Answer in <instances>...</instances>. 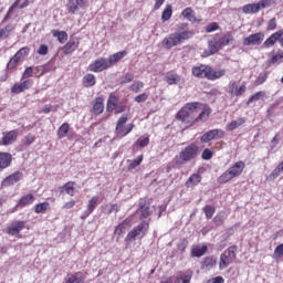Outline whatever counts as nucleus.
Returning a JSON list of instances; mask_svg holds the SVG:
<instances>
[{"instance_id": "obj_1", "label": "nucleus", "mask_w": 283, "mask_h": 283, "mask_svg": "<svg viewBox=\"0 0 283 283\" xmlns=\"http://www.w3.org/2000/svg\"><path fill=\"white\" fill-rule=\"evenodd\" d=\"M193 34L196 33L193 30H189L188 23H179L176 31L163 40V48L171 50V48H176V45H180V43H185V41L192 39Z\"/></svg>"}, {"instance_id": "obj_2", "label": "nucleus", "mask_w": 283, "mask_h": 283, "mask_svg": "<svg viewBox=\"0 0 283 283\" xmlns=\"http://www.w3.org/2000/svg\"><path fill=\"white\" fill-rule=\"evenodd\" d=\"M200 102L187 103L176 115L177 120L184 123L188 127H191L196 123V109L200 107Z\"/></svg>"}, {"instance_id": "obj_3", "label": "nucleus", "mask_w": 283, "mask_h": 283, "mask_svg": "<svg viewBox=\"0 0 283 283\" xmlns=\"http://www.w3.org/2000/svg\"><path fill=\"white\" fill-rule=\"evenodd\" d=\"M149 231V222L142 221L139 224L134 227L125 237L126 247H132L136 240H143Z\"/></svg>"}, {"instance_id": "obj_4", "label": "nucleus", "mask_w": 283, "mask_h": 283, "mask_svg": "<svg viewBox=\"0 0 283 283\" xmlns=\"http://www.w3.org/2000/svg\"><path fill=\"white\" fill-rule=\"evenodd\" d=\"M244 167H247L244 161H237L218 178L219 185H227V182H230V180H233V178H239V176H242Z\"/></svg>"}, {"instance_id": "obj_5", "label": "nucleus", "mask_w": 283, "mask_h": 283, "mask_svg": "<svg viewBox=\"0 0 283 283\" xmlns=\"http://www.w3.org/2000/svg\"><path fill=\"white\" fill-rule=\"evenodd\" d=\"M198 157V146L190 144L179 153V157L176 159V165H185V163H191Z\"/></svg>"}, {"instance_id": "obj_6", "label": "nucleus", "mask_w": 283, "mask_h": 283, "mask_svg": "<svg viewBox=\"0 0 283 283\" xmlns=\"http://www.w3.org/2000/svg\"><path fill=\"white\" fill-rule=\"evenodd\" d=\"M127 120H129V115L123 114L116 123L115 134L119 138H125L128 134H132L134 127H136L134 124H128Z\"/></svg>"}, {"instance_id": "obj_7", "label": "nucleus", "mask_w": 283, "mask_h": 283, "mask_svg": "<svg viewBox=\"0 0 283 283\" xmlns=\"http://www.w3.org/2000/svg\"><path fill=\"white\" fill-rule=\"evenodd\" d=\"M237 250L238 248L235 245H232L220 255V261H219L220 271H224L227 266H229L230 264H233V260H235Z\"/></svg>"}, {"instance_id": "obj_8", "label": "nucleus", "mask_w": 283, "mask_h": 283, "mask_svg": "<svg viewBox=\"0 0 283 283\" xmlns=\"http://www.w3.org/2000/svg\"><path fill=\"white\" fill-rule=\"evenodd\" d=\"M269 6H271V0H260L258 3L245 4L242 8V12L244 14H258L260 10H264Z\"/></svg>"}, {"instance_id": "obj_9", "label": "nucleus", "mask_w": 283, "mask_h": 283, "mask_svg": "<svg viewBox=\"0 0 283 283\" xmlns=\"http://www.w3.org/2000/svg\"><path fill=\"white\" fill-rule=\"evenodd\" d=\"M105 70H109V63L105 57H98L88 65V72L98 73L105 72Z\"/></svg>"}, {"instance_id": "obj_10", "label": "nucleus", "mask_w": 283, "mask_h": 283, "mask_svg": "<svg viewBox=\"0 0 283 283\" xmlns=\"http://www.w3.org/2000/svg\"><path fill=\"white\" fill-rule=\"evenodd\" d=\"M264 41V33L258 32L250 34L249 36L243 39V45L250 46V45H262V42Z\"/></svg>"}, {"instance_id": "obj_11", "label": "nucleus", "mask_w": 283, "mask_h": 283, "mask_svg": "<svg viewBox=\"0 0 283 283\" xmlns=\"http://www.w3.org/2000/svg\"><path fill=\"white\" fill-rule=\"evenodd\" d=\"M218 138H224V130L212 129V130L205 133L201 136V143H210V140H216Z\"/></svg>"}, {"instance_id": "obj_12", "label": "nucleus", "mask_w": 283, "mask_h": 283, "mask_svg": "<svg viewBox=\"0 0 283 283\" xmlns=\"http://www.w3.org/2000/svg\"><path fill=\"white\" fill-rule=\"evenodd\" d=\"M220 50H222L220 42L218 41L217 38H213V39L209 40L208 51H205L202 53V56L207 57V56H211L213 54H218V52H220Z\"/></svg>"}, {"instance_id": "obj_13", "label": "nucleus", "mask_w": 283, "mask_h": 283, "mask_svg": "<svg viewBox=\"0 0 283 283\" xmlns=\"http://www.w3.org/2000/svg\"><path fill=\"white\" fill-rule=\"evenodd\" d=\"M138 207L139 208L136 211L137 216L140 217V220H147V218L151 216V209L149 208V203L140 199Z\"/></svg>"}, {"instance_id": "obj_14", "label": "nucleus", "mask_w": 283, "mask_h": 283, "mask_svg": "<svg viewBox=\"0 0 283 283\" xmlns=\"http://www.w3.org/2000/svg\"><path fill=\"white\" fill-rule=\"evenodd\" d=\"M96 207H98V196H94L88 201V203L86 206V210H84L81 216L82 220L90 218V216H92V213H94V209H96Z\"/></svg>"}, {"instance_id": "obj_15", "label": "nucleus", "mask_w": 283, "mask_h": 283, "mask_svg": "<svg viewBox=\"0 0 283 283\" xmlns=\"http://www.w3.org/2000/svg\"><path fill=\"white\" fill-rule=\"evenodd\" d=\"M33 203H34V195L32 193L25 195L21 197L17 206L12 209L11 213H14V211H17L19 208L23 209V207H30V205H33Z\"/></svg>"}, {"instance_id": "obj_16", "label": "nucleus", "mask_w": 283, "mask_h": 283, "mask_svg": "<svg viewBox=\"0 0 283 283\" xmlns=\"http://www.w3.org/2000/svg\"><path fill=\"white\" fill-rule=\"evenodd\" d=\"M18 136H19L18 129L3 133L0 145H4V146L12 145V143L17 142Z\"/></svg>"}, {"instance_id": "obj_17", "label": "nucleus", "mask_w": 283, "mask_h": 283, "mask_svg": "<svg viewBox=\"0 0 283 283\" xmlns=\"http://www.w3.org/2000/svg\"><path fill=\"white\" fill-rule=\"evenodd\" d=\"M23 229H25V221H15L7 228L6 233H9V235H19Z\"/></svg>"}, {"instance_id": "obj_18", "label": "nucleus", "mask_w": 283, "mask_h": 283, "mask_svg": "<svg viewBox=\"0 0 283 283\" xmlns=\"http://www.w3.org/2000/svg\"><path fill=\"white\" fill-rule=\"evenodd\" d=\"M209 65H198L192 67V75L196 76V78H208L209 76Z\"/></svg>"}, {"instance_id": "obj_19", "label": "nucleus", "mask_w": 283, "mask_h": 283, "mask_svg": "<svg viewBox=\"0 0 283 283\" xmlns=\"http://www.w3.org/2000/svg\"><path fill=\"white\" fill-rule=\"evenodd\" d=\"M282 35H283V29L276 31L269 39H266L264 41L262 48H273L275 45V43H277V41H280V39H282Z\"/></svg>"}, {"instance_id": "obj_20", "label": "nucleus", "mask_w": 283, "mask_h": 283, "mask_svg": "<svg viewBox=\"0 0 283 283\" xmlns=\"http://www.w3.org/2000/svg\"><path fill=\"white\" fill-rule=\"evenodd\" d=\"M22 178L23 174H21L20 171L14 172L3 179L2 187H11V185H17V182H19Z\"/></svg>"}, {"instance_id": "obj_21", "label": "nucleus", "mask_w": 283, "mask_h": 283, "mask_svg": "<svg viewBox=\"0 0 283 283\" xmlns=\"http://www.w3.org/2000/svg\"><path fill=\"white\" fill-rule=\"evenodd\" d=\"M125 56H127V51H119L115 54L109 55L108 59H106V61L108 62V67H113V65H116V63L123 61Z\"/></svg>"}, {"instance_id": "obj_22", "label": "nucleus", "mask_w": 283, "mask_h": 283, "mask_svg": "<svg viewBox=\"0 0 283 283\" xmlns=\"http://www.w3.org/2000/svg\"><path fill=\"white\" fill-rule=\"evenodd\" d=\"M191 277H193V272L186 270L176 276L174 283H191Z\"/></svg>"}, {"instance_id": "obj_23", "label": "nucleus", "mask_w": 283, "mask_h": 283, "mask_svg": "<svg viewBox=\"0 0 283 283\" xmlns=\"http://www.w3.org/2000/svg\"><path fill=\"white\" fill-rule=\"evenodd\" d=\"M32 87V81L27 80L20 84H14L11 88L12 94H21V92H25V90H30Z\"/></svg>"}, {"instance_id": "obj_24", "label": "nucleus", "mask_w": 283, "mask_h": 283, "mask_svg": "<svg viewBox=\"0 0 283 283\" xmlns=\"http://www.w3.org/2000/svg\"><path fill=\"white\" fill-rule=\"evenodd\" d=\"M224 74H227V70L224 69L213 70L211 69V66H209L208 81H218V78H222Z\"/></svg>"}, {"instance_id": "obj_25", "label": "nucleus", "mask_w": 283, "mask_h": 283, "mask_svg": "<svg viewBox=\"0 0 283 283\" xmlns=\"http://www.w3.org/2000/svg\"><path fill=\"white\" fill-rule=\"evenodd\" d=\"M247 123V118L244 117H239L237 119L231 120L226 125L227 132H235L239 127H242Z\"/></svg>"}, {"instance_id": "obj_26", "label": "nucleus", "mask_w": 283, "mask_h": 283, "mask_svg": "<svg viewBox=\"0 0 283 283\" xmlns=\"http://www.w3.org/2000/svg\"><path fill=\"white\" fill-rule=\"evenodd\" d=\"M64 283H85V275L82 272L67 274Z\"/></svg>"}, {"instance_id": "obj_27", "label": "nucleus", "mask_w": 283, "mask_h": 283, "mask_svg": "<svg viewBox=\"0 0 283 283\" xmlns=\"http://www.w3.org/2000/svg\"><path fill=\"white\" fill-rule=\"evenodd\" d=\"M78 49V40L76 38H72L62 49L64 54H72L75 50Z\"/></svg>"}, {"instance_id": "obj_28", "label": "nucleus", "mask_w": 283, "mask_h": 283, "mask_svg": "<svg viewBox=\"0 0 283 283\" xmlns=\"http://www.w3.org/2000/svg\"><path fill=\"white\" fill-rule=\"evenodd\" d=\"M10 163H12V155L8 153H0V171L10 167Z\"/></svg>"}, {"instance_id": "obj_29", "label": "nucleus", "mask_w": 283, "mask_h": 283, "mask_svg": "<svg viewBox=\"0 0 283 283\" xmlns=\"http://www.w3.org/2000/svg\"><path fill=\"white\" fill-rule=\"evenodd\" d=\"M104 111H105V104L103 103V98L97 97L93 104V113L95 114V116H98L103 114Z\"/></svg>"}, {"instance_id": "obj_30", "label": "nucleus", "mask_w": 283, "mask_h": 283, "mask_svg": "<svg viewBox=\"0 0 283 283\" xmlns=\"http://www.w3.org/2000/svg\"><path fill=\"white\" fill-rule=\"evenodd\" d=\"M118 107V96L111 94L106 104V112H114Z\"/></svg>"}, {"instance_id": "obj_31", "label": "nucleus", "mask_w": 283, "mask_h": 283, "mask_svg": "<svg viewBox=\"0 0 283 283\" xmlns=\"http://www.w3.org/2000/svg\"><path fill=\"white\" fill-rule=\"evenodd\" d=\"M143 155H139L137 158L135 159H128L127 160V170L128 171H136V168L140 167V164L143 163Z\"/></svg>"}, {"instance_id": "obj_32", "label": "nucleus", "mask_w": 283, "mask_h": 283, "mask_svg": "<svg viewBox=\"0 0 283 283\" xmlns=\"http://www.w3.org/2000/svg\"><path fill=\"white\" fill-rule=\"evenodd\" d=\"M201 181H202V176H200V174H193L186 181V187L188 188L196 187L197 185H200Z\"/></svg>"}, {"instance_id": "obj_33", "label": "nucleus", "mask_w": 283, "mask_h": 283, "mask_svg": "<svg viewBox=\"0 0 283 283\" xmlns=\"http://www.w3.org/2000/svg\"><path fill=\"white\" fill-rule=\"evenodd\" d=\"M209 116H211V107L205 106L201 113L197 117L195 116L196 123H198V120L206 123V120H209Z\"/></svg>"}, {"instance_id": "obj_34", "label": "nucleus", "mask_w": 283, "mask_h": 283, "mask_svg": "<svg viewBox=\"0 0 283 283\" xmlns=\"http://www.w3.org/2000/svg\"><path fill=\"white\" fill-rule=\"evenodd\" d=\"M82 83L84 87H94V85H96V76L94 74L88 73L84 75Z\"/></svg>"}, {"instance_id": "obj_35", "label": "nucleus", "mask_w": 283, "mask_h": 283, "mask_svg": "<svg viewBox=\"0 0 283 283\" xmlns=\"http://www.w3.org/2000/svg\"><path fill=\"white\" fill-rule=\"evenodd\" d=\"M207 253V245H195L191 249V255L192 258H202Z\"/></svg>"}, {"instance_id": "obj_36", "label": "nucleus", "mask_w": 283, "mask_h": 283, "mask_svg": "<svg viewBox=\"0 0 283 283\" xmlns=\"http://www.w3.org/2000/svg\"><path fill=\"white\" fill-rule=\"evenodd\" d=\"M266 98V92L265 91H259L254 95H251L248 99V105H251V103H258V101H264Z\"/></svg>"}, {"instance_id": "obj_37", "label": "nucleus", "mask_w": 283, "mask_h": 283, "mask_svg": "<svg viewBox=\"0 0 283 283\" xmlns=\"http://www.w3.org/2000/svg\"><path fill=\"white\" fill-rule=\"evenodd\" d=\"M213 266H216V259L213 256H207L201 264V269L205 271H211Z\"/></svg>"}, {"instance_id": "obj_38", "label": "nucleus", "mask_w": 283, "mask_h": 283, "mask_svg": "<svg viewBox=\"0 0 283 283\" xmlns=\"http://www.w3.org/2000/svg\"><path fill=\"white\" fill-rule=\"evenodd\" d=\"M52 34L55 39H57L59 43H65L69 39L67 32L65 31H60V30H54L52 31Z\"/></svg>"}, {"instance_id": "obj_39", "label": "nucleus", "mask_w": 283, "mask_h": 283, "mask_svg": "<svg viewBox=\"0 0 283 283\" xmlns=\"http://www.w3.org/2000/svg\"><path fill=\"white\" fill-rule=\"evenodd\" d=\"M104 213H107L108 216L111 213H118L120 211V206L118 203H108L103 207Z\"/></svg>"}, {"instance_id": "obj_40", "label": "nucleus", "mask_w": 283, "mask_h": 283, "mask_svg": "<svg viewBox=\"0 0 283 283\" xmlns=\"http://www.w3.org/2000/svg\"><path fill=\"white\" fill-rule=\"evenodd\" d=\"M224 220H227V212L226 211H220L213 218V222H214L216 227H222V224H224Z\"/></svg>"}, {"instance_id": "obj_41", "label": "nucleus", "mask_w": 283, "mask_h": 283, "mask_svg": "<svg viewBox=\"0 0 283 283\" xmlns=\"http://www.w3.org/2000/svg\"><path fill=\"white\" fill-rule=\"evenodd\" d=\"M182 17H185V19L191 21V23H196L197 19H196V12H193V10L191 8H186L182 12H181Z\"/></svg>"}, {"instance_id": "obj_42", "label": "nucleus", "mask_w": 283, "mask_h": 283, "mask_svg": "<svg viewBox=\"0 0 283 283\" xmlns=\"http://www.w3.org/2000/svg\"><path fill=\"white\" fill-rule=\"evenodd\" d=\"M125 231H127V221H123L115 228L114 234L117 235V240L123 237Z\"/></svg>"}, {"instance_id": "obj_43", "label": "nucleus", "mask_w": 283, "mask_h": 283, "mask_svg": "<svg viewBox=\"0 0 283 283\" xmlns=\"http://www.w3.org/2000/svg\"><path fill=\"white\" fill-rule=\"evenodd\" d=\"M149 145V136L143 135L135 142V147L143 149Z\"/></svg>"}, {"instance_id": "obj_44", "label": "nucleus", "mask_w": 283, "mask_h": 283, "mask_svg": "<svg viewBox=\"0 0 283 283\" xmlns=\"http://www.w3.org/2000/svg\"><path fill=\"white\" fill-rule=\"evenodd\" d=\"M74 181L66 182L62 188L61 192L67 193V196H74Z\"/></svg>"}, {"instance_id": "obj_45", "label": "nucleus", "mask_w": 283, "mask_h": 283, "mask_svg": "<svg viewBox=\"0 0 283 283\" xmlns=\"http://www.w3.org/2000/svg\"><path fill=\"white\" fill-rule=\"evenodd\" d=\"M70 132V124L64 123L57 129V138H65Z\"/></svg>"}, {"instance_id": "obj_46", "label": "nucleus", "mask_w": 283, "mask_h": 283, "mask_svg": "<svg viewBox=\"0 0 283 283\" xmlns=\"http://www.w3.org/2000/svg\"><path fill=\"white\" fill-rule=\"evenodd\" d=\"M171 14H174V9L171 7V4H167L165 10L161 13V20L165 21H169V19H171Z\"/></svg>"}, {"instance_id": "obj_47", "label": "nucleus", "mask_w": 283, "mask_h": 283, "mask_svg": "<svg viewBox=\"0 0 283 283\" xmlns=\"http://www.w3.org/2000/svg\"><path fill=\"white\" fill-rule=\"evenodd\" d=\"M180 81V75L170 73L166 76V83L168 85H178V82Z\"/></svg>"}, {"instance_id": "obj_48", "label": "nucleus", "mask_w": 283, "mask_h": 283, "mask_svg": "<svg viewBox=\"0 0 283 283\" xmlns=\"http://www.w3.org/2000/svg\"><path fill=\"white\" fill-rule=\"evenodd\" d=\"M218 41L221 48H224L229 45L231 41H233V35H231V33H226L222 38L218 39Z\"/></svg>"}, {"instance_id": "obj_49", "label": "nucleus", "mask_w": 283, "mask_h": 283, "mask_svg": "<svg viewBox=\"0 0 283 283\" xmlns=\"http://www.w3.org/2000/svg\"><path fill=\"white\" fill-rule=\"evenodd\" d=\"M12 32H14V27L12 24H8L6 29L0 31V39H8Z\"/></svg>"}, {"instance_id": "obj_50", "label": "nucleus", "mask_w": 283, "mask_h": 283, "mask_svg": "<svg viewBox=\"0 0 283 283\" xmlns=\"http://www.w3.org/2000/svg\"><path fill=\"white\" fill-rule=\"evenodd\" d=\"M66 8H67V11L71 13V14H74L75 12H78V8H81L78 6V2H76V0H69V3L66 4Z\"/></svg>"}, {"instance_id": "obj_51", "label": "nucleus", "mask_w": 283, "mask_h": 283, "mask_svg": "<svg viewBox=\"0 0 283 283\" xmlns=\"http://www.w3.org/2000/svg\"><path fill=\"white\" fill-rule=\"evenodd\" d=\"M48 209H50L49 202H42V203H38L34 206V211L36 213H45V211H48Z\"/></svg>"}, {"instance_id": "obj_52", "label": "nucleus", "mask_w": 283, "mask_h": 283, "mask_svg": "<svg viewBox=\"0 0 283 283\" xmlns=\"http://www.w3.org/2000/svg\"><path fill=\"white\" fill-rule=\"evenodd\" d=\"M28 54H30V48L24 46L21 48L15 54V59H19V61H21V59H25V56H28Z\"/></svg>"}, {"instance_id": "obj_53", "label": "nucleus", "mask_w": 283, "mask_h": 283, "mask_svg": "<svg viewBox=\"0 0 283 283\" xmlns=\"http://www.w3.org/2000/svg\"><path fill=\"white\" fill-rule=\"evenodd\" d=\"M203 213L206 214L207 220H211L213 218V213H216V207L213 206L203 207Z\"/></svg>"}, {"instance_id": "obj_54", "label": "nucleus", "mask_w": 283, "mask_h": 283, "mask_svg": "<svg viewBox=\"0 0 283 283\" xmlns=\"http://www.w3.org/2000/svg\"><path fill=\"white\" fill-rule=\"evenodd\" d=\"M269 78V74L266 72H262L258 75L254 85H262L263 83H266V80Z\"/></svg>"}, {"instance_id": "obj_55", "label": "nucleus", "mask_w": 283, "mask_h": 283, "mask_svg": "<svg viewBox=\"0 0 283 283\" xmlns=\"http://www.w3.org/2000/svg\"><path fill=\"white\" fill-rule=\"evenodd\" d=\"M143 87H145V83L137 81L130 85V92L138 94V92H140V90H143Z\"/></svg>"}, {"instance_id": "obj_56", "label": "nucleus", "mask_w": 283, "mask_h": 283, "mask_svg": "<svg viewBox=\"0 0 283 283\" xmlns=\"http://www.w3.org/2000/svg\"><path fill=\"white\" fill-rule=\"evenodd\" d=\"M283 171L276 166L274 170L266 177V180H275Z\"/></svg>"}, {"instance_id": "obj_57", "label": "nucleus", "mask_w": 283, "mask_h": 283, "mask_svg": "<svg viewBox=\"0 0 283 283\" xmlns=\"http://www.w3.org/2000/svg\"><path fill=\"white\" fill-rule=\"evenodd\" d=\"M283 255V243L279 244L273 253V259L274 260H280V258H282Z\"/></svg>"}, {"instance_id": "obj_58", "label": "nucleus", "mask_w": 283, "mask_h": 283, "mask_svg": "<svg viewBox=\"0 0 283 283\" xmlns=\"http://www.w3.org/2000/svg\"><path fill=\"white\" fill-rule=\"evenodd\" d=\"M19 57H17L15 55H13V57L10 59V61L7 64V69L8 70H14V67L19 64Z\"/></svg>"}, {"instance_id": "obj_59", "label": "nucleus", "mask_w": 283, "mask_h": 283, "mask_svg": "<svg viewBox=\"0 0 283 283\" xmlns=\"http://www.w3.org/2000/svg\"><path fill=\"white\" fill-rule=\"evenodd\" d=\"M229 94L237 96V94H238V82L231 81L229 83Z\"/></svg>"}, {"instance_id": "obj_60", "label": "nucleus", "mask_w": 283, "mask_h": 283, "mask_svg": "<svg viewBox=\"0 0 283 283\" xmlns=\"http://www.w3.org/2000/svg\"><path fill=\"white\" fill-rule=\"evenodd\" d=\"M132 81H134V74H132V73H126L125 75H123L120 77L122 85H125L127 83H132Z\"/></svg>"}, {"instance_id": "obj_61", "label": "nucleus", "mask_w": 283, "mask_h": 283, "mask_svg": "<svg viewBox=\"0 0 283 283\" xmlns=\"http://www.w3.org/2000/svg\"><path fill=\"white\" fill-rule=\"evenodd\" d=\"M220 25L217 22H211L206 27V32L211 33L216 32V30H219Z\"/></svg>"}, {"instance_id": "obj_62", "label": "nucleus", "mask_w": 283, "mask_h": 283, "mask_svg": "<svg viewBox=\"0 0 283 283\" xmlns=\"http://www.w3.org/2000/svg\"><path fill=\"white\" fill-rule=\"evenodd\" d=\"M201 158H202L203 160H211V158H213V153H212L209 148H206V149L202 151Z\"/></svg>"}, {"instance_id": "obj_63", "label": "nucleus", "mask_w": 283, "mask_h": 283, "mask_svg": "<svg viewBox=\"0 0 283 283\" xmlns=\"http://www.w3.org/2000/svg\"><path fill=\"white\" fill-rule=\"evenodd\" d=\"M283 51H279L275 55L272 56V63H282Z\"/></svg>"}, {"instance_id": "obj_64", "label": "nucleus", "mask_w": 283, "mask_h": 283, "mask_svg": "<svg viewBox=\"0 0 283 283\" xmlns=\"http://www.w3.org/2000/svg\"><path fill=\"white\" fill-rule=\"evenodd\" d=\"M147 98H149V95H147V93H143L135 97V102L136 103H145V101H147Z\"/></svg>"}]
</instances>
